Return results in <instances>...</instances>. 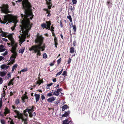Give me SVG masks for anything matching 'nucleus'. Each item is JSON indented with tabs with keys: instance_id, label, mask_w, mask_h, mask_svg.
Listing matches in <instances>:
<instances>
[{
	"instance_id": "obj_1",
	"label": "nucleus",
	"mask_w": 124,
	"mask_h": 124,
	"mask_svg": "<svg viewBox=\"0 0 124 124\" xmlns=\"http://www.w3.org/2000/svg\"><path fill=\"white\" fill-rule=\"evenodd\" d=\"M29 9H27L25 11L24 9V12L26 15H24L23 14H21L20 15L23 19V20L22 22V26L21 27V30L23 34H20L21 36H19V38L20 40V42L21 44H22L23 42L25 41V39L26 36L27 37H29L30 35H28V32L31 30V26L30 24V21L27 20H26L29 16L32 15V13H26L27 10Z\"/></svg>"
},
{
	"instance_id": "obj_2",
	"label": "nucleus",
	"mask_w": 124,
	"mask_h": 124,
	"mask_svg": "<svg viewBox=\"0 0 124 124\" xmlns=\"http://www.w3.org/2000/svg\"><path fill=\"white\" fill-rule=\"evenodd\" d=\"M43 39L44 38L42 35H39V34H38L36 39L35 40V42L38 45L32 46L29 48V50L30 51L33 50L34 53H37V55L40 56L41 46L43 42Z\"/></svg>"
},
{
	"instance_id": "obj_3",
	"label": "nucleus",
	"mask_w": 124,
	"mask_h": 124,
	"mask_svg": "<svg viewBox=\"0 0 124 124\" xmlns=\"http://www.w3.org/2000/svg\"><path fill=\"white\" fill-rule=\"evenodd\" d=\"M4 20H2L1 19L0 22L2 23L5 24L7 22H11L13 20V18L11 14H8L4 16Z\"/></svg>"
},
{
	"instance_id": "obj_4",
	"label": "nucleus",
	"mask_w": 124,
	"mask_h": 124,
	"mask_svg": "<svg viewBox=\"0 0 124 124\" xmlns=\"http://www.w3.org/2000/svg\"><path fill=\"white\" fill-rule=\"evenodd\" d=\"M8 5L7 4H3L1 7H0L1 12L2 13L7 14L10 13L9 11Z\"/></svg>"
},
{
	"instance_id": "obj_5",
	"label": "nucleus",
	"mask_w": 124,
	"mask_h": 124,
	"mask_svg": "<svg viewBox=\"0 0 124 124\" xmlns=\"http://www.w3.org/2000/svg\"><path fill=\"white\" fill-rule=\"evenodd\" d=\"M23 8L26 11L27 10L30 9L32 6L29 2L28 0H24L22 2Z\"/></svg>"
},
{
	"instance_id": "obj_6",
	"label": "nucleus",
	"mask_w": 124,
	"mask_h": 124,
	"mask_svg": "<svg viewBox=\"0 0 124 124\" xmlns=\"http://www.w3.org/2000/svg\"><path fill=\"white\" fill-rule=\"evenodd\" d=\"M12 46V49L11 50V51L12 53H13L12 54H14L18 55V54L16 51V48L17 46V44L16 43L14 45Z\"/></svg>"
},
{
	"instance_id": "obj_7",
	"label": "nucleus",
	"mask_w": 124,
	"mask_h": 124,
	"mask_svg": "<svg viewBox=\"0 0 124 124\" xmlns=\"http://www.w3.org/2000/svg\"><path fill=\"white\" fill-rule=\"evenodd\" d=\"M17 56V55L12 54L10 58V62L8 63V65H11V64H13L15 62V60Z\"/></svg>"
},
{
	"instance_id": "obj_8",
	"label": "nucleus",
	"mask_w": 124,
	"mask_h": 124,
	"mask_svg": "<svg viewBox=\"0 0 124 124\" xmlns=\"http://www.w3.org/2000/svg\"><path fill=\"white\" fill-rule=\"evenodd\" d=\"M14 112L16 113L17 116H14L15 118L17 117L19 119L22 118V117L23 116V113H20L17 110H14Z\"/></svg>"
},
{
	"instance_id": "obj_9",
	"label": "nucleus",
	"mask_w": 124,
	"mask_h": 124,
	"mask_svg": "<svg viewBox=\"0 0 124 124\" xmlns=\"http://www.w3.org/2000/svg\"><path fill=\"white\" fill-rule=\"evenodd\" d=\"M8 38L11 41L10 45L11 46H13L14 45L15 42L13 37L12 35L11 34L9 35L8 36Z\"/></svg>"
},
{
	"instance_id": "obj_10",
	"label": "nucleus",
	"mask_w": 124,
	"mask_h": 124,
	"mask_svg": "<svg viewBox=\"0 0 124 124\" xmlns=\"http://www.w3.org/2000/svg\"><path fill=\"white\" fill-rule=\"evenodd\" d=\"M46 1V3L47 5L48 8L50 9L51 8L52 5L51 2V0H45Z\"/></svg>"
},
{
	"instance_id": "obj_11",
	"label": "nucleus",
	"mask_w": 124,
	"mask_h": 124,
	"mask_svg": "<svg viewBox=\"0 0 124 124\" xmlns=\"http://www.w3.org/2000/svg\"><path fill=\"white\" fill-rule=\"evenodd\" d=\"M35 108V107L34 106H30L27 108L26 110H27L28 113L33 112L34 111V109Z\"/></svg>"
},
{
	"instance_id": "obj_12",
	"label": "nucleus",
	"mask_w": 124,
	"mask_h": 124,
	"mask_svg": "<svg viewBox=\"0 0 124 124\" xmlns=\"http://www.w3.org/2000/svg\"><path fill=\"white\" fill-rule=\"evenodd\" d=\"M62 89L60 88L57 89L56 91L54 90V91L53 93V94L56 96H58L59 94V92L61 91H62Z\"/></svg>"
},
{
	"instance_id": "obj_13",
	"label": "nucleus",
	"mask_w": 124,
	"mask_h": 124,
	"mask_svg": "<svg viewBox=\"0 0 124 124\" xmlns=\"http://www.w3.org/2000/svg\"><path fill=\"white\" fill-rule=\"evenodd\" d=\"M46 22L47 24H46L47 25V27L46 29H48V30H50V26L51 25V22L50 21H46Z\"/></svg>"
},
{
	"instance_id": "obj_14",
	"label": "nucleus",
	"mask_w": 124,
	"mask_h": 124,
	"mask_svg": "<svg viewBox=\"0 0 124 124\" xmlns=\"http://www.w3.org/2000/svg\"><path fill=\"white\" fill-rule=\"evenodd\" d=\"M1 33L0 35V36H2V37H5V38H6L7 37H8V35L7 36V34H8V33L3 31H2L1 30Z\"/></svg>"
},
{
	"instance_id": "obj_15",
	"label": "nucleus",
	"mask_w": 124,
	"mask_h": 124,
	"mask_svg": "<svg viewBox=\"0 0 124 124\" xmlns=\"http://www.w3.org/2000/svg\"><path fill=\"white\" fill-rule=\"evenodd\" d=\"M112 3L111 0H107L106 3V4L108 7L110 8L112 7V5L111 6V5H112Z\"/></svg>"
},
{
	"instance_id": "obj_16",
	"label": "nucleus",
	"mask_w": 124,
	"mask_h": 124,
	"mask_svg": "<svg viewBox=\"0 0 124 124\" xmlns=\"http://www.w3.org/2000/svg\"><path fill=\"white\" fill-rule=\"evenodd\" d=\"M40 94H34V96L35 97L36 102H37L39 101L40 98Z\"/></svg>"
},
{
	"instance_id": "obj_17",
	"label": "nucleus",
	"mask_w": 124,
	"mask_h": 124,
	"mask_svg": "<svg viewBox=\"0 0 124 124\" xmlns=\"http://www.w3.org/2000/svg\"><path fill=\"white\" fill-rule=\"evenodd\" d=\"M54 40L55 47H57L58 44V41L56 37H54Z\"/></svg>"
},
{
	"instance_id": "obj_18",
	"label": "nucleus",
	"mask_w": 124,
	"mask_h": 124,
	"mask_svg": "<svg viewBox=\"0 0 124 124\" xmlns=\"http://www.w3.org/2000/svg\"><path fill=\"white\" fill-rule=\"evenodd\" d=\"M5 112L4 113L6 116V115L10 113V110L7 107H6L4 109Z\"/></svg>"
},
{
	"instance_id": "obj_19",
	"label": "nucleus",
	"mask_w": 124,
	"mask_h": 124,
	"mask_svg": "<svg viewBox=\"0 0 124 124\" xmlns=\"http://www.w3.org/2000/svg\"><path fill=\"white\" fill-rule=\"evenodd\" d=\"M24 96H22V102L23 103H24L25 102V99H28V97L26 95H25L24 94Z\"/></svg>"
},
{
	"instance_id": "obj_20",
	"label": "nucleus",
	"mask_w": 124,
	"mask_h": 124,
	"mask_svg": "<svg viewBox=\"0 0 124 124\" xmlns=\"http://www.w3.org/2000/svg\"><path fill=\"white\" fill-rule=\"evenodd\" d=\"M55 97H52L49 98L47 99V101L49 102H52L54 101L55 99Z\"/></svg>"
},
{
	"instance_id": "obj_21",
	"label": "nucleus",
	"mask_w": 124,
	"mask_h": 124,
	"mask_svg": "<svg viewBox=\"0 0 124 124\" xmlns=\"http://www.w3.org/2000/svg\"><path fill=\"white\" fill-rule=\"evenodd\" d=\"M39 80L37 81L36 84H38L39 86L41 83H43L44 82V81L42 79L40 80L39 79Z\"/></svg>"
},
{
	"instance_id": "obj_22",
	"label": "nucleus",
	"mask_w": 124,
	"mask_h": 124,
	"mask_svg": "<svg viewBox=\"0 0 124 124\" xmlns=\"http://www.w3.org/2000/svg\"><path fill=\"white\" fill-rule=\"evenodd\" d=\"M70 114V112L68 111V112H65V113L63 114L62 115V117H65L68 116Z\"/></svg>"
},
{
	"instance_id": "obj_23",
	"label": "nucleus",
	"mask_w": 124,
	"mask_h": 124,
	"mask_svg": "<svg viewBox=\"0 0 124 124\" xmlns=\"http://www.w3.org/2000/svg\"><path fill=\"white\" fill-rule=\"evenodd\" d=\"M4 46L3 45H0V52H2L5 51L6 49L5 48H3Z\"/></svg>"
},
{
	"instance_id": "obj_24",
	"label": "nucleus",
	"mask_w": 124,
	"mask_h": 124,
	"mask_svg": "<svg viewBox=\"0 0 124 124\" xmlns=\"http://www.w3.org/2000/svg\"><path fill=\"white\" fill-rule=\"evenodd\" d=\"M7 72L5 71L0 72V76L2 77L5 76Z\"/></svg>"
},
{
	"instance_id": "obj_25",
	"label": "nucleus",
	"mask_w": 124,
	"mask_h": 124,
	"mask_svg": "<svg viewBox=\"0 0 124 124\" xmlns=\"http://www.w3.org/2000/svg\"><path fill=\"white\" fill-rule=\"evenodd\" d=\"M21 119H22L23 121H24V124H27V118H24L23 117V116L22 117V118H21Z\"/></svg>"
},
{
	"instance_id": "obj_26",
	"label": "nucleus",
	"mask_w": 124,
	"mask_h": 124,
	"mask_svg": "<svg viewBox=\"0 0 124 124\" xmlns=\"http://www.w3.org/2000/svg\"><path fill=\"white\" fill-rule=\"evenodd\" d=\"M15 78H13L10 80L8 84V86H10L11 85H13L14 83L13 82V81L14 80Z\"/></svg>"
},
{
	"instance_id": "obj_27",
	"label": "nucleus",
	"mask_w": 124,
	"mask_h": 124,
	"mask_svg": "<svg viewBox=\"0 0 124 124\" xmlns=\"http://www.w3.org/2000/svg\"><path fill=\"white\" fill-rule=\"evenodd\" d=\"M76 47H71L70 48V52L71 53H73L75 51V49Z\"/></svg>"
},
{
	"instance_id": "obj_28",
	"label": "nucleus",
	"mask_w": 124,
	"mask_h": 124,
	"mask_svg": "<svg viewBox=\"0 0 124 124\" xmlns=\"http://www.w3.org/2000/svg\"><path fill=\"white\" fill-rule=\"evenodd\" d=\"M24 49L25 48L24 47H22L21 48V49L19 50V53H21L22 54H23L24 50Z\"/></svg>"
},
{
	"instance_id": "obj_29",
	"label": "nucleus",
	"mask_w": 124,
	"mask_h": 124,
	"mask_svg": "<svg viewBox=\"0 0 124 124\" xmlns=\"http://www.w3.org/2000/svg\"><path fill=\"white\" fill-rule=\"evenodd\" d=\"M68 107L67 105H64L62 107V111H64L65 109L67 108Z\"/></svg>"
},
{
	"instance_id": "obj_30",
	"label": "nucleus",
	"mask_w": 124,
	"mask_h": 124,
	"mask_svg": "<svg viewBox=\"0 0 124 124\" xmlns=\"http://www.w3.org/2000/svg\"><path fill=\"white\" fill-rule=\"evenodd\" d=\"M63 69L62 68L61 70L59 72L57 73L56 75V77H57L60 75L61 74L62 72L63 71Z\"/></svg>"
},
{
	"instance_id": "obj_31",
	"label": "nucleus",
	"mask_w": 124,
	"mask_h": 124,
	"mask_svg": "<svg viewBox=\"0 0 124 124\" xmlns=\"http://www.w3.org/2000/svg\"><path fill=\"white\" fill-rule=\"evenodd\" d=\"M69 123L68 122V120L67 119H66L64 120L63 121V124H69Z\"/></svg>"
},
{
	"instance_id": "obj_32",
	"label": "nucleus",
	"mask_w": 124,
	"mask_h": 124,
	"mask_svg": "<svg viewBox=\"0 0 124 124\" xmlns=\"http://www.w3.org/2000/svg\"><path fill=\"white\" fill-rule=\"evenodd\" d=\"M11 77V75L10 74V73L9 72L7 74V76H6L5 77V78H7L8 79L9 78Z\"/></svg>"
},
{
	"instance_id": "obj_33",
	"label": "nucleus",
	"mask_w": 124,
	"mask_h": 124,
	"mask_svg": "<svg viewBox=\"0 0 124 124\" xmlns=\"http://www.w3.org/2000/svg\"><path fill=\"white\" fill-rule=\"evenodd\" d=\"M41 26L42 28H46L47 27H46L47 26V25L46 24L44 23L41 24Z\"/></svg>"
},
{
	"instance_id": "obj_34",
	"label": "nucleus",
	"mask_w": 124,
	"mask_h": 124,
	"mask_svg": "<svg viewBox=\"0 0 124 124\" xmlns=\"http://www.w3.org/2000/svg\"><path fill=\"white\" fill-rule=\"evenodd\" d=\"M73 30L74 32H75L76 31L77 29L76 26L75 25H74L73 26Z\"/></svg>"
},
{
	"instance_id": "obj_35",
	"label": "nucleus",
	"mask_w": 124,
	"mask_h": 124,
	"mask_svg": "<svg viewBox=\"0 0 124 124\" xmlns=\"http://www.w3.org/2000/svg\"><path fill=\"white\" fill-rule=\"evenodd\" d=\"M62 75L65 77L67 75V72L66 71H64Z\"/></svg>"
},
{
	"instance_id": "obj_36",
	"label": "nucleus",
	"mask_w": 124,
	"mask_h": 124,
	"mask_svg": "<svg viewBox=\"0 0 124 124\" xmlns=\"http://www.w3.org/2000/svg\"><path fill=\"white\" fill-rule=\"evenodd\" d=\"M3 93L1 94V97L3 98V97H4L6 95L5 92V91L3 90Z\"/></svg>"
},
{
	"instance_id": "obj_37",
	"label": "nucleus",
	"mask_w": 124,
	"mask_h": 124,
	"mask_svg": "<svg viewBox=\"0 0 124 124\" xmlns=\"http://www.w3.org/2000/svg\"><path fill=\"white\" fill-rule=\"evenodd\" d=\"M67 17L69 19L70 22L71 23L72 22V19L70 16H67Z\"/></svg>"
},
{
	"instance_id": "obj_38",
	"label": "nucleus",
	"mask_w": 124,
	"mask_h": 124,
	"mask_svg": "<svg viewBox=\"0 0 124 124\" xmlns=\"http://www.w3.org/2000/svg\"><path fill=\"white\" fill-rule=\"evenodd\" d=\"M32 112H30L28 113L29 114V116L30 117H32L33 116V114H32Z\"/></svg>"
},
{
	"instance_id": "obj_39",
	"label": "nucleus",
	"mask_w": 124,
	"mask_h": 124,
	"mask_svg": "<svg viewBox=\"0 0 124 124\" xmlns=\"http://www.w3.org/2000/svg\"><path fill=\"white\" fill-rule=\"evenodd\" d=\"M61 61V58H60L57 61V63L58 65H59Z\"/></svg>"
},
{
	"instance_id": "obj_40",
	"label": "nucleus",
	"mask_w": 124,
	"mask_h": 124,
	"mask_svg": "<svg viewBox=\"0 0 124 124\" xmlns=\"http://www.w3.org/2000/svg\"><path fill=\"white\" fill-rule=\"evenodd\" d=\"M41 98L42 100L43 101L45 99V98L43 95L42 94L41 95Z\"/></svg>"
},
{
	"instance_id": "obj_41",
	"label": "nucleus",
	"mask_w": 124,
	"mask_h": 124,
	"mask_svg": "<svg viewBox=\"0 0 124 124\" xmlns=\"http://www.w3.org/2000/svg\"><path fill=\"white\" fill-rule=\"evenodd\" d=\"M2 98L1 99V100H0V108H1L2 105Z\"/></svg>"
},
{
	"instance_id": "obj_42",
	"label": "nucleus",
	"mask_w": 124,
	"mask_h": 124,
	"mask_svg": "<svg viewBox=\"0 0 124 124\" xmlns=\"http://www.w3.org/2000/svg\"><path fill=\"white\" fill-rule=\"evenodd\" d=\"M6 67V66L5 64H3L1 66V68L2 69L5 68Z\"/></svg>"
},
{
	"instance_id": "obj_43",
	"label": "nucleus",
	"mask_w": 124,
	"mask_h": 124,
	"mask_svg": "<svg viewBox=\"0 0 124 124\" xmlns=\"http://www.w3.org/2000/svg\"><path fill=\"white\" fill-rule=\"evenodd\" d=\"M74 8L75 9V8H74V6L73 5L70 7V9L71 11H72L73 10H74Z\"/></svg>"
},
{
	"instance_id": "obj_44",
	"label": "nucleus",
	"mask_w": 124,
	"mask_h": 124,
	"mask_svg": "<svg viewBox=\"0 0 124 124\" xmlns=\"http://www.w3.org/2000/svg\"><path fill=\"white\" fill-rule=\"evenodd\" d=\"M60 102V101L59 100H58L56 101L54 103L56 104V106H58V104Z\"/></svg>"
},
{
	"instance_id": "obj_45",
	"label": "nucleus",
	"mask_w": 124,
	"mask_h": 124,
	"mask_svg": "<svg viewBox=\"0 0 124 124\" xmlns=\"http://www.w3.org/2000/svg\"><path fill=\"white\" fill-rule=\"evenodd\" d=\"M8 53V51H6L5 52H4L3 54H1V55H3V56H5L7 55V54Z\"/></svg>"
},
{
	"instance_id": "obj_46",
	"label": "nucleus",
	"mask_w": 124,
	"mask_h": 124,
	"mask_svg": "<svg viewBox=\"0 0 124 124\" xmlns=\"http://www.w3.org/2000/svg\"><path fill=\"white\" fill-rule=\"evenodd\" d=\"M43 57L44 58H46L47 57V56L46 53H44L43 54Z\"/></svg>"
},
{
	"instance_id": "obj_47",
	"label": "nucleus",
	"mask_w": 124,
	"mask_h": 124,
	"mask_svg": "<svg viewBox=\"0 0 124 124\" xmlns=\"http://www.w3.org/2000/svg\"><path fill=\"white\" fill-rule=\"evenodd\" d=\"M72 2L73 4H76L77 2V0H72Z\"/></svg>"
},
{
	"instance_id": "obj_48",
	"label": "nucleus",
	"mask_w": 124,
	"mask_h": 124,
	"mask_svg": "<svg viewBox=\"0 0 124 124\" xmlns=\"http://www.w3.org/2000/svg\"><path fill=\"white\" fill-rule=\"evenodd\" d=\"M0 121L2 124H5V121L3 119L1 120Z\"/></svg>"
},
{
	"instance_id": "obj_49",
	"label": "nucleus",
	"mask_w": 124,
	"mask_h": 124,
	"mask_svg": "<svg viewBox=\"0 0 124 124\" xmlns=\"http://www.w3.org/2000/svg\"><path fill=\"white\" fill-rule=\"evenodd\" d=\"M20 101L19 100H16L15 102V103L17 104L18 105Z\"/></svg>"
},
{
	"instance_id": "obj_50",
	"label": "nucleus",
	"mask_w": 124,
	"mask_h": 124,
	"mask_svg": "<svg viewBox=\"0 0 124 124\" xmlns=\"http://www.w3.org/2000/svg\"><path fill=\"white\" fill-rule=\"evenodd\" d=\"M45 47V46L44 45L42 46H41V49H42L41 50L42 51H43L44 50Z\"/></svg>"
},
{
	"instance_id": "obj_51",
	"label": "nucleus",
	"mask_w": 124,
	"mask_h": 124,
	"mask_svg": "<svg viewBox=\"0 0 124 124\" xmlns=\"http://www.w3.org/2000/svg\"><path fill=\"white\" fill-rule=\"evenodd\" d=\"M17 64H15L13 66L12 68L16 69V68H17Z\"/></svg>"
},
{
	"instance_id": "obj_52",
	"label": "nucleus",
	"mask_w": 124,
	"mask_h": 124,
	"mask_svg": "<svg viewBox=\"0 0 124 124\" xmlns=\"http://www.w3.org/2000/svg\"><path fill=\"white\" fill-rule=\"evenodd\" d=\"M3 82V80L2 78L0 77V84H2Z\"/></svg>"
},
{
	"instance_id": "obj_53",
	"label": "nucleus",
	"mask_w": 124,
	"mask_h": 124,
	"mask_svg": "<svg viewBox=\"0 0 124 124\" xmlns=\"http://www.w3.org/2000/svg\"><path fill=\"white\" fill-rule=\"evenodd\" d=\"M71 58H69V59L68 60V64H70L71 62Z\"/></svg>"
},
{
	"instance_id": "obj_54",
	"label": "nucleus",
	"mask_w": 124,
	"mask_h": 124,
	"mask_svg": "<svg viewBox=\"0 0 124 124\" xmlns=\"http://www.w3.org/2000/svg\"><path fill=\"white\" fill-rule=\"evenodd\" d=\"M47 96H49V97L52 96L53 95L51 93H49L47 94Z\"/></svg>"
},
{
	"instance_id": "obj_55",
	"label": "nucleus",
	"mask_w": 124,
	"mask_h": 124,
	"mask_svg": "<svg viewBox=\"0 0 124 124\" xmlns=\"http://www.w3.org/2000/svg\"><path fill=\"white\" fill-rule=\"evenodd\" d=\"M54 62H53L51 63L50 64H49L50 65V66H53L54 65Z\"/></svg>"
},
{
	"instance_id": "obj_56",
	"label": "nucleus",
	"mask_w": 124,
	"mask_h": 124,
	"mask_svg": "<svg viewBox=\"0 0 124 124\" xmlns=\"http://www.w3.org/2000/svg\"><path fill=\"white\" fill-rule=\"evenodd\" d=\"M16 26L15 25V24L13 27H11V29L12 30V31H13L14 30Z\"/></svg>"
},
{
	"instance_id": "obj_57",
	"label": "nucleus",
	"mask_w": 124,
	"mask_h": 124,
	"mask_svg": "<svg viewBox=\"0 0 124 124\" xmlns=\"http://www.w3.org/2000/svg\"><path fill=\"white\" fill-rule=\"evenodd\" d=\"M27 68H26L25 69H23L22 70H21V71L23 72H24L26 71H27Z\"/></svg>"
},
{
	"instance_id": "obj_58",
	"label": "nucleus",
	"mask_w": 124,
	"mask_h": 124,
	"mask_svg": "<svg viewBox=\"0 0 124 124\" xmlns=\"http://www.w3.org/2000/svg\"><path fill=\"white\" fill-rule=\"evenodd\" d=\"M53 84V83H51L50 84H48L47 85V86H51Z\"/></svg>"
},
{
	"instance_id": "obj_59",
	"label": "nucleus",
	"mask_w": 124,
	"mask_h": 124,
	"mask_svg": "<svg viewBox=\"0 0 124 124\" xmlns=\"http://www.w3.org/2000/svg\"><path fill=\"white\" fill-rule=\"evenodd\" d=\"M2 39L3 41L5 42H7L8 41V40L6 39L2 38Z\"/></svg>"
},
{
	"instance_id": "obj_60",
	"label": "nucleus",
	"mask_w": 124,
	"mask_h": 124,
	"mask_svg": "<svg viewBox=\"0 0 124 124\" xmlns=\"http://www.w3.org/2000/svg\"><path fill=\"white\" fill-rule=\"evenodd\" d=\"M60 25L61 27V28L62 27H63V26L62 25V24L61 22V20L60 21Z\"/></svg>"
},
{
	"instance_id": "obj_61",
	"label": "nucleus",
	"mask_w": 124,
	"mask_h": 124,
	"mask_svg": "<svg viewBox=\"0 0 124 124\" xmlns=\"http://www.w3.org/2000/svg\"><path fill=\"white\" fill-rule=\"evenodd\" d=\"M4 57L2 56H0V61H1L2 59H3Z\"/></svg>"
},
{
	"instance_id": "obj_62",
	"label": "nucleus",
	"mask_w": 124,
	"mask_h": 124,
	"mask_svg": "<svg viewBox=\"0 0 124 124\" xmlns=\"http://www.w3.org/2000/svg\"><path fill=\"white\" fill-rule=\"evenodd\" d=\"M27 109V108H26L25 110H24L23 111V114H25L26 113V112L27 111L28 112V111L27 110H26Z\"/></svg>"
},
{
	"instance_id": "obj_63",
	"label": "nucleus",
	"mask_w": 124,
	"mask_h": 124,
	"mask_svg": "<svg viewBox=\"0 0 124 124\" xmlns=\"http://www.w3.org/2000/svg\"><path fill=\"white\" fill-rule=\"evenodd\" d=\"M52 36H53L54 37H56L55 36V33H54V32H52Z\"/></svg>"
},
{
	"instance_id": "obj_64",
	"label": "nucleus",
	"mask_w": 124,
	"mask_h": 124,
	"mask_svg": "<svg viewBox=\"0 0 124 124\" xmlns=\"http://www.w3.org/2000/svg\"><path fill=\"white\" fill-rule=\"evenodd\" d=\"M10 124H15L12 120L10 121Z\"/></svg>"
}]
</instances>
